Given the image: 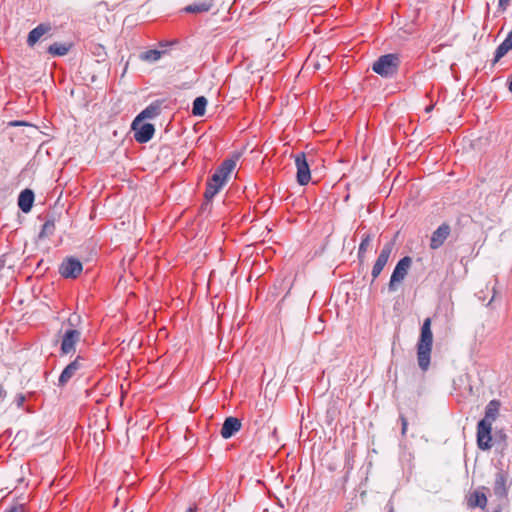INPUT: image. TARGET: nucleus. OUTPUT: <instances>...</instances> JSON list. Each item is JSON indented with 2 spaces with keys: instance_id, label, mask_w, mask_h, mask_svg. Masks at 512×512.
<instances>
[{
  "instance_id": "f257e3e1",
  "label": "nucleus",
  "mask_w": 512,
  "mask_h": 512,
  "mask_svg": "<svg viewBox=\"0 0 512 512\" xmlns=\"http://www.w3.org/2000/svg\"><path fill=\"white\" fill-rule=\"evenodd\" d=\"M431 325V318H426L423 321V324L421 326L420 337L416 345L418 365L423 371H426L430 365L433 345V333Z\"/></svg>"
},
{
  "instance_id": "f03ea898",
  "label": "nucleus",
  "mask_w": 512,
  "mask_h": 512,
  "mask_svg": "<svg viewBox=\"0 0 512 512\" xmlns=\"http://www.w3.org/2000/svg\"><path fill=\"white\" fill-rule=\"evenodd\" d=\"M235 167L236 161L233 159H226L221 163L207 183L204 193L206 200H211L220 191Z\"/></svg>"
},
{
  "instance_id": "7ed1b4c3",
  "label": "nucleus",
  "mask_w": 512,
  "mask_h": 512,
  "mask_svg": "<svg viewBox=\"0 0 512 512\" xmlns=\"http://www.w3.org/2000/svg\"><path fill=\"white\" fill-rule=\"evenodd\" d=\"M235 167L236 161L233 159H226L221 163L207 183L204 193L206 200H211L220 191Z\"/></svg>"
},
{
  "instance_id": "20e7f679",
  "label": "nucleus",
  "mask_w": 512,
  "mask_h": 512,
  "mask_svg": "<svg viewBox=\"0 0 512 512\" xmlns=\"http://www.w3.org/2000/svg\"><path fill=\"white\" fill-rule=\"evenodd\" d=\"M235 167L236 161L233 159H226L221 163L207 183L204 193L206 200H211L220 191Z\"/></svg>"
},
{
  "instance_id": "39448f33",
  "label": "nucleus",
  "mask_w": 512,
  "mask_h": 512,
  "mask_svg": "<svg viewBox=\"0 0 512 512\" xmlns=\"http://www.w3.org/2000/svg\"><path fill=\"white\" fill-rule=\"evenodd\" d=\"M80 322L81 317L75 313L71 314L67 319L66 324L68 327L63 332L61 339V354L68 355L75 353L76 345L79 343L82 335L79 329Z\"/></svg>"
},
{
  "instance_id": "423d86ee",
  "label": "nucleus",
  "mask_w": 512,
  "mask_h": 512,
  "mask_svg": "<svg viewBox=\"0 0 512 512\" xmlns=\"http://www.w3.org/2000/svg\"><path fill=\"white\" fill-rule=\"evenodd\" d=\"M400 60L397 54L390 53L379 57L372 65L375 73L382 77H391L398 71Z\"/></svg>"
},
{
  "instance_id": "0eeeda50",
  "label": "nucleus",
  "mask_w": 512,
  "mask_h": 512,
  "mask_svg": "<svg viewBox=\"0 0 512 512\" xmlns=\"http://www.w3.org/2000/svg\"><path fill=\"white\" fill-rule=\"evenodd\" d=\"M411 265L412 258L409 256H405L397 262L388 283V289L390 292H395L398 290L399 286L406 278Z\"/></svg>"
},
{
  "instance_id": "6e6552de",
  "label": "nucleus",
  "mask_w": 512,
  "mask_h": 512,
  "mask_svg": "<svg viewBox=\"0 0 512 512\" xmlns=\"http://www.w3.org/2000/svg\"><path fill=\"white\" fill-rule=\"evenodd\" d=\"M294 162L297 169V182L300 185H307L311 180L310 164L307 155L304 152L296 154Z\"/></svg>"
},
{
  "instance_id": "1a4fd4ad",
  "label": "nucleus",
  "mask_w": 512,
  "mask_h": 512,
  "mask_svg": "<svg viewBox=\"0 0 512 512\" xmlns=\"http://www.w3.org/2000/svg\"><path fill=\"white\" fill-rule=\"evenodd\" d=\"M511 479L507 472L500 470L496 473L493 483L494 495L500 500H507Z\"/></svg>"
},
{
  "instance_id": "9d476101",
  "label": "nucleus",
  "mask_w": 512,
  "mask_h": 512,
  "mask_svg": "<svg viewBox=\"0 0 512 512\" xmlns=\"http://www.w3.org/2000/svg\"><path fill=\"white\" fill-rule=\"evenodd\" d=\"M395 243L393 241H388L384 244L382 247L380 254L378 255L371 271L372 279L375 280L378 278V276L383 271L385 265L387 264L393 249H394Z\"/></svg>"
},
{
  "instance_id": "9b49d317",
  "label": "nucleus",
  "mask_w": 512,
  "mask_h": 512,
  "mask_svg": "<svg viewBox=\"0 0 512 512\" xmlns=\"http://www.w3.org/2000/svg\"><path fill=\"white\" fill-rule=\"evenodd\" d=\"M487 488L485 486H481L473 491H470L466 495V504L468 508L475 509L480 508L485 510L488 503V497L486 495Z\"/></svg>"
},
{
  "instance_id": "f8f14e48",
  "label": "nucleus",
  "mask_w": 512,
  "mask_h": 512,
  "mask_svg": "<svg viewBox=\"0 0 512 512\" xmlns=\"http://www.w3.org/2000/svg\"><path fill=\"white\" fill-rule=\"evenodd\" d=\"M83 270L82 263L73 257H68L63 260L59 267V273L65 278H77Z\"/></svg>"
},
{
  "instance_id": "ddd939ff",
  "label": "nucleus",
  "mask_w": 512,
  "mask_h": 512,
  "mask_svg": "<svg viewBox=\"0 0 512 512\" xmlns=\"http://www.w3.org/2000/svg\"><path fill=\"white\" fill-rule=\"evenodd\" d=\"M492 423L480 420L477 425V443L479 448L488 449L491 446Z\"/></svg>"
},
{
  "instance_id": "4468645a",
  "label": "nucleus",
  "mask_w": 512,
  "mask_h": 512,
  "mask_svg": "<svg viewBox=\"0 0 512 512\" xmlns=\"http://www.w3.org/2000/svg\"><path fill=\"white\" fill-rule=\"evenodd\" d=\"M132 129L134 131V138L139 143L148 142L153 137L155 132L153 124L144 123L143 121H141V124L139 125H134L133 122Z\"/></svg>"
},
{
  "instance_id": "2eb2a0df",
  "label": "nucleus",
  "mask_w": 512,
  "mask_h": 512,
  "mask_svg": "<svg viewBox=\"0 0 512 512\" xmlns=\"http://www.w3.org/2000/svg\"><path fill=\"white\" fill-rule=\"evenodd\" d=\"M451 232L450 225L447 223L441 224L433 233L430 239V248L436 250L440 248Z\"/></svg>"
},
{
  "instance_id": "dca6fc26",
  "label": "nucleus",
  "mask_w": 512,
  "mask_h": 512,
  "mask_svg": "<svg viewBox=\"0 0 512 512\" xmlns=\"http://www.w3.org/2000/svg\"><path fill=\"white\" fill-rule=\"evenodd\" d=\"M82 360L83 358L81 356H77L75 360H73L64 368L59 377L60 386L66 385L69 380L76 374V372L82 368Z\"/></svg>"
},
{
  "instance_id": "f3484780",
  "label": "nucleus",
  "mask_w": 512,
  "mask_h": 512,
  "mask_svg": "<svg viewBox=\"0 0 512 512\" xmlns=\"http://www.w3.org/2000/svg\"><path fill=\"white\" fill-rule=\"evenodd\" d=\"M242 427L241 421L236 417H228L225 419L222 428H221V436L224 439H228L236 434Z\"/></svg>"
},
{
  "instance_id": "a211bd4d",
  "label": "nucleus",
  "mask_w": 512,
  "mask_h": 512,
  "mask_svg": "<svg viewBox=\"0 0 512 512\" xmlns=\"http://www.w3.org/2000/svg\"><path fill=\"white\" fill-rule=\"evenodd\" d=\"M34 202V193L30 189L23 190L18 198V206L19 208L27 213L31 210Z\"/></svg>"
},
{
  "instance_id": "6ab92c4d",
  "label": "nucleus",
  "mask_w": 512,
  "mask_h": 512,
  "mask_svg": "<svg viewBox=\"0 0 512 512\" xmlns=\"http://www.w3.org/2000/svg\"><path fill=\"white\" fill-rule=\"evenodd\" d=\"M213 6L214 0H203L186 6L184 11L187 13H203L211 10Z\"/></svg>"
},
{
  "instance_id": "aec40b11",
  "label": "nucleus",
  "mask_w": 512,
  "mask_h": 512,
  "mask_svg": "<svg viewBox=\"0 0 512 512\" xmlns=\"http://www.w3.org/2000/svg\"><path fill=\"white\" fill-rule=\"evenodd\" d=\"M501 403L498 400H491L485 409V417L482 419L483 421H488L489 423H493V421L496 420L499 410H500Z\"/></svg>"
},
{
  "instance_id": "412c9836",
  "label": "nucleus",
  "mask_w": 512,
  "mask_h": 512,
  "mask_svg": "<svg viewBox=\"0 0 512 512\" xmlns=\"http://www.w3.org/2000/svg\"><path fill=\"white\" fill-rule=\"evenodd\" d=\"M50 30V27L45 24H40L33 30L29 32L27 43L29 46H33L36 44V42L48 31Z\"/></svg>"
},
{
  "instance_id": "4be33fe9",
  "label": "nucleus",
  "mask_w": 512,
  "mask_h": 512,
  "mask_svg": "<svg viewBox=\"0 0 512 512\" xmlns=\"http://www.w3.org/2000/svg\"><path fill=\"white\" fill-rule=\"evenodd\" d=\"M159 113V106L151 104L148 107H146L135 119H134V125L141 124V121L144 119H152L156 117Z\"/></svg>"
},
{
  "instance_id": "5701e85b",
  "label": "nucleus",
  "mask_w": 512,
  "mask_h": 512,
  "mask_svg": "<svg viewBox=\"0 0 512 512\" xmlns=\"http://www.w3.org/2000/svg\"><path fill=\"white\" fill-rule=\"evenodd\" d=\"M512 49V31L509 32L505 40L498 46L495 52V61L501 59Z\"/></svg>"
},
{
  "instance_id": "b1692460",
  "label": "nucleus",
  "mask_w": 512,
  "mask_h": 512,
  "mask_svg": "<svg viewBox=\"0 0 512 512\" xmlns=\"http://www.w3.org/2000/svg\"><path fill=\"white\" fill-rule=\"evenodd\" d=\"M207 99L204 96L197 97L193 102L192 114L194 116H203L206 111Z\"/></svg>"
},
{
  "instance_id": "393cba45",
  "label": "nucleus",
  "mask_w": 512,
  "mask_h": 512,
  "mask_svg": "<svg viewBox=\"0 0 512 512\" xmlns=\"http://www.w3.org/2000/svg\"><path fill=\"white\" fill-rule=\"evenodd\" d=\"M71 48V44L66 43H53L49 46L48 52L54 56H64Z\"/></svg>"
},
{
  "instance_id": "a878e982",
  "label": "nucleus",
  "mask_w": 512,
  "mask_h": 512,
  "mask_svg": "<svg viewBox=\"0 0 512 512\" xmlns=\"http://www.w3.org/2000/svg\"><path fill=\"white\" fill-rule=\"evenodd\" d=\"M162 54H163V51L151 49V50H147V51L141 53L139 58L142 61L154 63L161 58Z\"/></svg>"
},
{
  "instance_id": "bb28decb",
  "label": "nucleus",
  "mask_w": 512,
  "mask_h": 512,
  "mask_svg": "<svg viewBox=\"0 0 512 512\" xmlns=\"http://www.w3.org/2000/svg\"><path fill=\"white\" fill-rule=\"evenodd\" d=\"M371 243H372V235L371 234L364 235V237L362 238V241L359 245V249H358V259L360 262L364 261L365 253H366L367 249L370 247Z\"/></svg>"
},
{
  "instance_id": "cd10ccee",
  "label": "nucleus",
  "mask_w": 512,
  "mask_h": 512,
  "mask_svg": "<svg viewBox=\"0 0 512 512\" xmlns=\"http://www.w3.org/2000/svg\"><path fill=\"white\" fill-rule=\"evenodd\" d=\"M55 231V223L53 220H47L43 226H42V230L40 232V236L41 237H48L50 235H52Z\"/></svg>"
},
{
  "instance_id": "c85d7f7f",
  "label": "nucleus",
  "mask_w": 512,
  "mask_h": 512,
  "mask_svg": "<svg viewBox=\"0 0 512 512\" xmlns=\"http://www.w3.org/2000/svg\"><path fill=\"white\" fill-rule=\"evenodd\" d=\"M7 512H26V508L23 504L12 506Z\"/></svg>"
},
{
  "instance_id": "c756f323",
  "label": "nucleus",
  "mask_w": 512,
  "mask_h": 512,
  "mask_svg": "<svg viewBox=\"0 0 512 512\" xmlns=\"http://www.w3.org/2000/svg\"><path fill=\"white\" fill-rule=\"evenodd\" d=\"M400 419H401V424H402V435H405L406 432H407V427H408V422H407V419L405 416L401 415L400 416Z\"/></svg>"
},
{
  "instance_id": "7c9ffc66",
  "label": "nucleus",
  "mask_w": 512,
  "mask_h": 512,
  "mask_svg": "<svg viewBox=\"0 0 512 512\" xmlns=\"http://www.w3.org/2000/svg\"><path fill=\"white\" fill-rule=\"evenodd\" d=\"M25 396L23 394H18L15 398L17 406L22 407L23 403L25 402Z\"/></svg>"
},
{
  "instance_id": "2f4dec72",
  "label": "nucleus",
  "mask_w": 512,
  "mask_h": 512,
  "mask_svg": "<svg viewBox=\"0 0 512 512\" xmlns=\"http://www.w3.org/2000/svg\"><path fill=\"white\" fill-rule=\"evenodd\" d=\"M7 396V391L5 390V388L0 385V404L3 402V400L6 398Z\"/></svg>"
},
{
  "instance_id": "473e14b6",
  "label": "nucleus",
  "mask_w": 512,
  "mask_h": 512,
  "mask_svg": "<svg viewBox=\"0 0 512 512\" xmlns=\"http://www.w3.org/2000/svg\"><path fill=\"white\" fill-rule=\"evenodd\" d=\"M510 0H499V7L502 9V10H505L506 7L508 6Z\"/></svg>"
},
{
  "instance_id": "72a5a7b5",
  "label": "nucleus",
  "mask_w": 512,
  "mask_h": 512,
  "mask_svg": "<svg viewBox=\"0 0 512 512\" xmlns=\"http://www.w3.org/2000/svg\"><path fill=\"white\" fill-rule=\"evenodd\" d=\"M11 126H20V125H26L25 122L22 121H12L9 123Z\"/></svg>"
},
{
  "instance_id": "f704fd0d",
  "label": "nucleus",
  "mask_w": 512,
  "mask_h": 512,
  "mask_svg": "<svg viewBox=\"0 0 512 512\" xmlns=\"http://www.w3.org/2000/svg\"><path fill=\"white\" fill-rule=\"evenodd\" d=\"M432 109H433V106H432V105H430V106H427V107L425 108V111H426L427 113H429V112H431V111H432Z\"/></svg>"
},
{
  "instance_id": "c9c22d12",
  "label": "nucleus",
  "mask_w": 512,
  "mask_h": 512,
  "mask_svg": "<svg viewBox=\"0 0 512 512\" xmlns=\"http://www.w3.org/2000/svg\"><path fill=\"white\" fill-rule=\"evenodd\" d=\"M492 512H502V507L501 506H498L497 508H495Z\"/></svg>"
},
{
  "instance_id": "e433bc0d",
  "label": "nucleus",
  "mask_w": 512,
  "mask_h": 512,
  "mask_svg": "<svg viewBox=\"0 0 512 512\" xmlns=\"http://www.w3.org/2000/svg\"><path fill=\"white\" fill-rule=\"evenodd\" d=\"M388 512H395L393 505H389Z\"/></svg>"
},
{
  "instance_id": "4c0bfd02",
  "label": "nucleus",
  "mask_w": 512,
  "mask_h": 512,
  "mask_svg": "<svg viewBox=\"0 0 512 512\" xmlns=\"http://www.w3.org/2000/svg\"><path fill=\"white\" fill-rule=\"evenodd\" d=\"M185 512H196V510L193 507H189Z\"/></svg>"
}]
</instances>
